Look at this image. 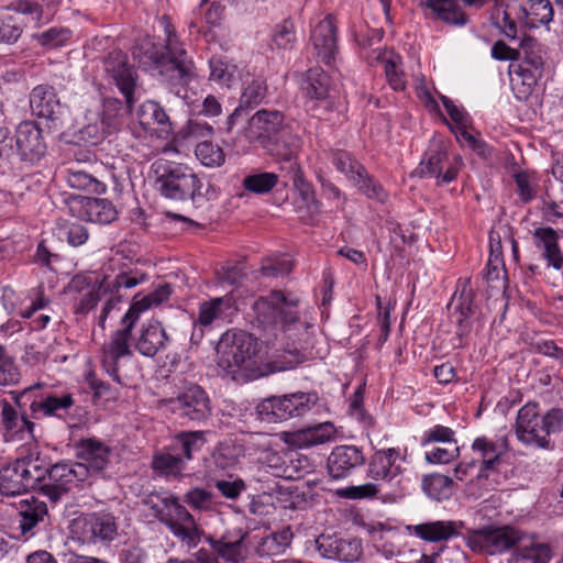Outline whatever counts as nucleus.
<instances>
[{
	"label": "nucleus",
	"mask_w": 563,
	"mask_h": 563,
	"mask_svg": "<svg viewBox=\"0 0 563 563\" xmlns=\"http://www.w3.org/2000/svg\"><path fill=\"white\" fill-rule=\"evenodd\" d=\"M104 70L125 99V106L117 98H106L102 103L100 120L109 133L117 131L121 119L130 113L135 103V71L128 63V56L121 51H113L104 59Z\"/></svg>",
	"instance_id": "obj_5"
},
{
	"label": "nucleus",
	"mask_w": 563,
	"mask_h": 563,
	"mask_svg": "<svg viewBox=\"0 0 563 563\" xmlns=\"http://www.w3.org/2000/svg\"><path fill=\"white\" fill-rule=\"evenodd\" d=\"M273 41L278 48L291 49L296 42L294 25L289 21L276 25Z\"/></svg>",
	"instance_id": "obj_59"
},
{
	"label": "nucleus",
	"mask_w": 563,
	"mask_h": 563,
	"mask_svg": "<svg viewBox=\"0 0 563 563\" xmlns=\"http://www.w3.org/2000/svg\"><path fill=\"white\" fill-rule=\"evenodd\" d=\"M241 452L242 449L240 445H236L231 441L221 442L214 450L212 460L217 467L228 470L239 462Z\"/></svg>",
	"instance_id": "obj_52"
},
{
	"label": "nucleus",
	"mask_w": 563,
	"mask_h": 563,
	"mask_svg": "<svg viewBox=\"0 0 563 563\" xmlns=\"http://www.w3.org/2000/svg\"><path fill=\"white\" fill-rule=\"evenodd\" d=\"M30 107L34 115L54 120L56 111L60 108L54 87L44 84L34 87L30 93Z\"/></svg>",
	"instance_id": "obj_32"
},
{
	"label": "nucleus",
	"mask_w": 563,
	"mask_h": 563,
	"mask_svg": "<svg viewBox=\"0 0 563 563\" xmlns=\"http://www.w3.org/2000/svg\"><path fill=\"white\" fill-rule=\"evenodd\" d=\"M296 302L288 301L282 291H272L266 297H260L253 305L257 321L263 325L264 341L266 344L273 343L272 338H276L279 331L298 320V313L295 310Z\"/></svg>",
	"instance_id": "obj_9"
},
{
	"label": "nucleus",
	"mask_w": 563,
	"mask_h": 563,
	"mask_svg": "<svg viewBox=\"0 0 563 563\" xmlns=\"http://www.w3.org/2000/svg\"><path fill=\"white\" fill-rule=\"evenodd\" d=\"M432 442H441L444 444L456 442L454 440V431L451 428L441 424L434 426L433 428L427 430L421 438V444L423 446Z\"/></svg>",
	"instance_id": "obj_62"
},
{
	"label": "nucleus",
	"mask_w": 563,
	"mask_h": 563,
	"mask_svg": "<svg viewBox=\"0 0 563 563\" xmlns=\"http://www.w3.org/2000/svg\"><path fill=\"white\" fill-rule=\"evenodd\" d=\"M311 42L319 60L329 65L338 53L336 25L332 15L325 16L313 29Z\"/></svg>",
	"instance_id": "obj_23"
},
{
	"label": "nucleus",
	"mask_w": 563,
	"mask_h": 563,
	"mask_svg": "<svg viewBox=\"0 0 563 563\" xmlns=\"http://www.w3.org/2000/svg\"><path fill=\"white\" fill-rule=\"evenodd\" d=\"M79 134L80 139L85 142L97 144L104 137L106 134L110 133L108 132V129L104 126L102 121H99L98 118H96L93 122H89L80 128Z\"/></svg>",
	"instance_id": "obj_61"
},
{
	"label": "nucleus",
	"mask_w": 563,
	"mask_h": 563,
	"mask_svg": "<svg viewBox=\"0 0 563 563\" xmlns=\"http://www.w3.org/2000/svg\"><path fill=\"white\" fill-rule=\"evenodd\" d=\"M316 393H294L271 396L263 399L256 407L262 420L276 423L308 413L318 402Z\"/></svg>",
	"instance_id": "obj_11"
},
{
	"label": "nucleus",
	"mask_w": 563,
	"mask_h": 563,
	"mask_svg": "<svg viewBox=\"0 0 563 563\" xmlns=\"http://www.w3.org/2000/svg\"><path fill=\"white\" fill-rule=\"evenodd\" d=\"M331 162L368 198L382 202L386 200L387 194L384 188L368 176L366 168L351 153L334 150L331 152Z\"/></svg>",
	"instance_id": "obj_13"
},
{
	"label": "nucleus",
	"mask_w": 563,
	"mask_h": 563,
	"mask_svg": "<svg viewBox=\"0 0 563 563\" xmlns=\"http://www.w3.org/2000/svg\"><path fill=\"white\" fill-rule=\"evenodd\" d=\"M267 85L262 79H253L243 90L240 106L243 109L257 107L266 97Z\"/></svg>",
	"instance_id": "obj_54"
},
{
	"label": "nucleus",
	"mask_w": 563,
	"mask_h": 563,
	"mask_svg": "<svg viewBox=\"0 0 563 563\" xmlns=\"http://www.w3.org/2000/svg\"><path fill=\"white\" fill-rule=\"evenodd\" d=\"M365 456L363 451L355 445L335 446L327 461L328 474L332 479H345L363 466Z\"/></svg>",
	"instance_id": "obj_21"
},
{
	"label": "nucleus",
	"mask_w": 563,
	"mask_h": 563,
	"mask_svg": "<svg viewBox=\"0 0 563 563\" xmlns=\"http://www.w3.org/2000/svg\"><path fill=\"white\" fill-rule=\"evenodd\" d=\"M70 37V31L67 29L52 27L40 35H37L38 42L43 46L57 47L67 42Z\"/></svg>",
	"instance_id": "obj_64"
},
{
	"label": "nucleus",
	"mask_w": 563,
	"mask_h": 563,
	"mask_svg": "<svg viewBox=\"0 0 563 563\" xmlns=\"http://www.w3.org/2000/svg\"><path fill=\"white\" fill-rule=\"evenodd\" d=\"M292 264L286 258H267L262 263L261 272L264 276L277 277L291 272Z\"/></svg>",
	"instance_id": "obj_60"
},
{
	"label": "nucleus",
	"mask_w": 563,
	"mask_h": 563,
	"mask_svg": "<svg viewBox=\"0 0 563 563\" xmlns=\"http://www.w3.org/2000/svg\"><path fill=\"white\" fill-rule=\"evenodd\" d=\"M463 528V521L437 520L410 525L406 530L426 542L437 543L457 537Z\"/></svg>",
	"instance_id": "obj_26"
},
{
	"label": "nucleus",
	"mask_w": 563,
	"mask_h": 563,
	"mask_svg": "<svg viewBox=\"0 0 563 563\" xmlns=\"http://www.w3.org/2000/svg\"><path fill=\"white\" fill-rule=\"evenodd\" d=\"M448 308L451 311L453 322L456 324L455 333L461 341L460 345H462V340L472 331L475 314L471 291L466 292L463 289L460 296L454 295Z\"/></svg>",
	"instance_id": "obj_28"
},
{
	"label": "nucleus",
	"mask_w": 563,
	"mask_h": 563,
	"mask_svg": "<svg viewBox=\"0 0 563 563\" xmlns=\"http://www.w3.org/2000/svg\"><path fill=\"white\" fill-rule=\"evenodd\" d=\"M423 492L437 501L449 499L454 493L452 478L442 474H431L423 477Z\"/></svg>",
	"instance_id": "obj_44"
},
{
	"label": "nucleus",
	"mask_w": 563,
	"mask_h": 563,
	"mask_svg": "<svg viewBox=\"0 0 563 563\" xmlns=\"http://www.w3.org/2000/svg\"><path fill=\"white\" fill-rule=\"evenodd\" d=\"M23 463L16 459L0 470V494L5 496L20 495L32 488L24 475Z\"/></svg>",
	"instance_id": "obj_36"
},
{
	"label": "nucleus",
	"mask_w": 563,
	"mask_h": 563,
	"mask_svg": "<svg viewBox=\"0 0 563 563\" xmlns=\"http://www.w3.org/2000/svg\"><path fill=\"white\" fill-rule=\"evenodd\" d=\"M158 191L173 200H191L202 197L203 184L199 177L181 164L156 162L153 164Z\"/></svg>",
	"instance_id": "obj_8"
},
{
	"label": "nucleus",
	"mask_w": 563,
	"mask_h": 563,
	"mask_svg": "<svg viewBox=\"0 0 563 563\" xmlns=\"http://www.w3.org/2000/svg\"><path fill=\"white\" fill-rule=\"evenodd\" d=\"M137 121L144 131L159 139H167L172 133V122L164 108L156 101L143 102L137 112Z\"/></svg>",
	"instance_id": "obj_25"
},
{
	"label": "nucleus",
	"mask_w": 563,
	"mask_h": 563,
	"mask_svg": "<svg viewBox=\"0 0 563 563\" xmlns=\"http://www.w3.org/2000/svg\"><path fill=\"white\" fill-rule=\"evenodd\" d=\"M213 134V128L199 120H189L176 134V140L185 144L205 141Z\"/></svg>",
	"instance_id": "obj_47"
},
{
	"label": "nucleus",
	"mask_w": 563,
	"mask_h": 563,
	"mask_svg": "<svg viewBox=\"0 0 563 563\" xmlns=\"http://www.w3.org/2000/svg\"><path fill=\"white\" fill-rule=\"evenodd\" d=\"M170 295L172 287L168 284H162L141 300H134L122 319L124 327L117 330L102 345L101 365L106 373L118 384L126 385L125 378L120 374V362L132 354L129 341L134 323L141 312L151 307L159 306L168 300Z\"/></svg>",
	"instance_id": "obj_4"
},
{
	"label": "nucleus",
	"mask_w": 563,
	"mask_h": 563,
	"mask_svg": "<svg viewBox=\"0 0 563 563\" xmlns=\"http://www.w3.org/2000/svg\"><path fill=\"white\" fill-rule=\"evenodd\" d=\"M145 279L146 275L139 272L120 273L112 279L104 276L100 282L77 275L68 286L69 291L78 294L74 307L75 313L87 314L101 298H106L100 314V323H103L109 312L122 300L121 289L134 288Z\"/></svg>",
	"instance_id": "obj_3"
},
{
	"label": "nucleus",
	"mask_w": 563,
	"mask_h": 563,
	"mask_svg": "<svg viewBox=\"0 0 563 563\" xmlns=\"http://www.w3.org/2000/svg\"><path fill=\"white\" fill-rule=\"evenodd\" d=\"M289 126L282 111L262 109L249 120V136L262 146Z\"/></svg>",
	"instance_id": "obj_20"
},
{
	"label": "nucleus",
	"mask_w": 563,
	"mask_h": 563,
	"mask_svg": "<svg viewBox=\"0 0 563 563\" xmlns=\"http://www.w3.org/2000/svg\"><path fill=\"white\" fill-rule=\"evenodd\" d=\"M399 457V451L396 449H386L375 452L368 463V476L373 479L393 482L401 474V467L396 464Z\"/></svg>",
	"instance_id": "obj_31"
},
{
	"label": "nucleus",
	"mask_w": 563,
	"mask_h": 563,
	"mask_svg": "<svg viewBox=\"0 0 563 563\" xmlns=\"http://www.w3.org/2000/svg\"><path fill=\"white\" fill-rule=\"evenodd\" d=\"M142 504L153 511V516L188 548H195L202 531L194 516L183 506L178 498L168 493H151L142 499Z\"/></svg>",
	"instance_id": "obj_7"
},
{
	"label": "nucleus",
	"mask_w": 563,
	"mask_h": 563,
	"mask_svg": "<svg viewBox=\"0 0 563 563\" xmlns=\"http://www.w3.org/2000/svg\"><path fill=\"white\" fill-rule=\"evenodd\" d=\"M520 531L510 527H484L468 530L466 544L477 553L495 555L512 549L520 541Z\"/></svg>",
	"instance_id": "obj_12"
},
{
	"label": "nucleus",
	"mask_w": 563,
	"mask_h": 563,
	"mask_svg": "<svg viewBox=\"0 0 563 563\" xmlns=\"http://www.w3.org/2000/svg\"><path fill=\"white\" fill-rule=\"evenodd\" d=\"M472 449L478 452L482 457L477 477L487 478V472L495 470L496 465L500 463L501 450L494 441L488 440L486 437L475 439Z\"/></svg>",
	"instance_id": "obj_39"
},
{
	"label": "nucleus",
	"mask_w": 563,
	"mask_h": 563,
	"mask_svg": "<svg viewBox=\"0 0 563 563\" xmlns=\"http://www.w3.org/2000/svg\"><path fill=\"white\" fill-rule=\"evenodd\" d=\"M165 33L164 51H159L151 40H144L141 45L134 47L133 55L141 57V54L144 53L145 57L158 69L162 80L169 86L175 95L180 96L195 76L194 63L187 58L186 49L169 23L165 25Z\"/></svg>",
	"instance_id": "obj_2"
},
{
	"label": "nucleus",
	"mask_w": 563,
	"mask_h": 563,
	"mask_svg": "<svg viewBox=\"0 0 563 563\" xmlns=\"http://www.w3.org/2000/svg\"><path fill=\"white\" fill-rule=\"evenodd\" d=\"M169 407L178 417L203 422L211 416L210 399L202 387L189 384L175 398L168 400Z\"/></svg>",
	"instance_id": "obj_15"
},
{
	"label": "nucleus",
	"mask_w": 563,
	"mask_h": 563,
	"mask_svg": "<svg viewBox=\"0 0 563 563\" xmlns=\"http://www.w3.org/2000/svg\"><path fill=\"white\" fill-rule=\"evenodd\" d=\"M522 76L536 82L537 78L541 76L543 68L542 57L534 53H527L523 59V65L520 66Z\"/></svg>",
	"instance_id": "obj_63"
},
{
	"label": "nucleus",
	"mask_w": 563,
	"mask_h": 563,
	"mask_svg": "<svg viewBox=\"0 0 563 563\" xmlns=\"http://www.w3.org/2000/svg\"><path fill=\"white\" fill-rule=\"evenodd\" d=\"M461 158L454 156L452 159L444 145H437L435 150H430L427 161L420 163L419 173L421 176L433 177L438 185L453 181L459 173Z\"/></svg>",
	"instance_id": "obj_19"
},
{
	"label": "nucleus",
	"mask_w": 563,
	"mask_h": 563,
	"mask_svg": "<svg viewBox=\"0 0 563 563\" xmlns=\"http://www.w3.org/2000/svg\"><path fill=\"white\" fill-rule=\"evenodd\" d=\"M528 8L521 7L527 27L537 29L540 25H548L553 20L554 11L549 0H528Z\"/></svg>",
	"instance_id": "obj_41"
},
{
	"label": "nucleus",
	"mask_w": 563,
	"mask_h": 563,
	"mask_svg": "<svg viewBox=\"0 0 563 563\" xmlns=\"http://www.w3.org/2000/svg\"><path fill=\"white\" fill-rule=\"evenodd\" d=\"M184 501L192 509L200 511L211 510L214 506L213 494L199 487L188 490L184 496Z\"/></svg>",
	"instance_id": "obj_56"
},
{
	"label": "nucleus",
	"mask_w": 563,
	"mask_h": 563,
	"mask_svg": "<svg viewBox=\"0 0 563 563\" xmlns=\"http://www.w3.org/2000/svg\"><path fill=\"white\" fill-rule=\"evenodd\" d=\"M231 307V299L225 297L213 298L205 301L199 307L198 322L200 325H209L222 317L225 309Z\"/></svg>",
	"instance_id": "obj_51"
},
{
	"label": "nucleus",
	"mask_w": 563,
	"mask_h": 563,
	"mask_svg": "<svg viewBox=\"0 0 563 563\" xmlns=\"http://www.w3.org/2000/svg\"><path fill=\"white\" fill-rule=\"evenodd\" d=\"M334 543V551L329 554L324 553L325 556L333 558L343 562H354L360 558L362 553L361 543L357 540L349 541L340 539Z\"/></svg>",
	"instance_id": "obj_55"
},
{
	"label": "nucleus",
	"mask_w": 563,
	"mask_h": 563,
	"mask_svg": "<svg viewBox=\"0 0 563 563\" xmlns=\"http://www.w3.org/2000/svg\"><path fill=\"white\" fill-rule=\"evenodd\" d=\"M110 453V448L98 440H81L77 453L81 462H78L77 465H81L87 470V477L90 474H99L107 467Z\"/></svg>",
	"instance_id": "obj_27"
},
{
	"label": "nucleus",
	"mask_w": 563,
	"mask_h": 563,
	"mask_svg": "<svg viewBox=\"0 0 563 563\" xmlns=\"http://www.w3.org/2000/svg\"><path fill=\"white\" fill-rule=\"evenodd\" d=\"M185 459L175 452H162L154 455L152 468L164 476H178L185 470Z\"/></svg>",
	"instance_id": "obj_45"
},
{
	"label": "nucleus",
	"mask_w": 563,
	"mask_h": 563,
	"mask_svg": "<svg viewBox=\"0 0 563 563\" xmlns=\"http://www.w3.org/2000/svg\"><path fill=\"white\" fill-rule=\"evenodd\" d=\"M562 430L563 410L560 408H551L541 415L537 402H528L517 413L515 432L525 445L553 450L555 445L550 437Z\"/></svg>",
	"instance_id": "obj_6"
},
{
	"label": "nucleus",
	"mask_w": 563,
	"mask_h": 563,
	"mask_svg": "<svg viewBox=\"0 0 563 563\" xmlns=\"http://www.w3.org/2000/svg\"><path fill=\"white\" fill-rule=\"evenodd\" d=\"M195 155L207 167H220L225 162L223 150L208 140L196 144Z\"/></svg>",
	"instance_id": "obj_50"
},
{
	"label": "nucleus",
	"mask_w": 563,
	"mask_h": 563,
	"mask_svg": "<svg viewBox=\"0 0 563 563\" xmlns=\"http://www.w3.org/2000/svg\"><path fill=\"white\" fill-rule=\"evenodd\" d=\"M205 431H183L175 435L172 451L180 454L185 463L194 459V454L202 449L206 443Z\"/></svg>",
	"instance_id": "obj_38"
},
{
	"label": "nucleus",
	"mask_w": 563,
	"mask_h": 563,
	"mask_svg": "<svg viewBox=\"0 0 563 563\" xmlns=\"http://www.w3.org/2000/svg\"><path fill=\"white\" fill-rule=\"evenodd\" d=\"M73 532L84 543L112 541L118 534V525L111 514L93 512L74 520Z\"/></svg>",
	"instance_id": "obj_17"
},
{
	"label": "nucleus",
	"mask_w": 563,
	"mask_h": 563,
	"mask_svg": "<svg viewBox=\"0 0 563 563\" xmlns=\"http://www.w3.org/2000/svg\"><path fill=\"white\" fill-rule=\"evenodd\" d=\"M20 378L21 374L13 357L0 345V386H14Z\"/></svg>",
	"instance_id": "obj_53"
},
{
	"label": "nucleus",
	"mask_w": 563,
	"mask_h": 563,
	"mask_svg": "<svg viewBox=\"0 0 563 563\" xmlns=\"http://www.w3.org/2000/svg\"><path fill=\"white\" fill-rule=\"evenodd\" d=\"M335 431L331 422L318 423L290 433L289 442L298 448L320 445L331 441Z\"/></svg>",
	"instance_id": "obj_34"
},
{
	"label": "nucleus",
	"mask_w": 563,
	"mask_h": 563,
	"mask_svg": "<svg viewBox=\"0 0 563 563\" xmlns=\"http://www.w3.org/2000/svg\"><path fill=\"white\" fill-rule=\"evenodd\" d=\"M209 79L220 86L230 87L235 80L236 66L229 63L224 57H211L209 59Z\"/></svg>",
	"instance_id": "obj_46"
},
{
	"label": "nucleus",
	"mask_w": 563,
	"mask_h": 563,
	"mask_svg": "<svg viewBox=\"0 0 563 563\" xmlns=\"http://www.w3.org/2000/svg\"><path fill=\"white\" fill-rule=\"evenodd\" d=\"M424 5L445 23L462 26L467 22L466 14L459 8L455 0H426Z\"/></svg>",
	"instance_id": "obj_42"
},
{
	"label": "nucleus",
	"mask_w": 563,
	"mask_h": 563,
	"mask_svg": "<svg viewBox=\"0 0 563 563\" xmlns=\"http://www.w3.org/2000/svg\"><path fill=\"white\" fill-rule=\"evenodd\" d=\"M258 352L257 339L242 330H229L217 345L218 365L227 373L249 367Z\"/></svg>",
	"instance_id": "obj_10"
},
{
	"label": "nucleus",
	"mask_w": 563,
	"mask_h": 563,
	"mask_svg": "<svg viewBox=\"0 0 563 563\" xmlns=\"http://www.w3.org/2000/svg\"><path fill=\"white\" fill-rule=\"evenodd\" d=\"M168 336L159 322H150L142 328L136 341L137 351L148 357L166 350Z\"/></svg>",
	"instance_id": "obj_35"
},
{
	"label": "nucleus",
	"mask_w": 563,
	"mask_h": 563,
	"mask_svg": "<svg viewBox=\"0 0 563 563\" xmlns=\"http://www.w3.org/2000/svg\"><path fill=\"white\" fill-rule=\"evenodd\" d=\"M532 239L548 267L560 271L563 267V253L559 245L558 232L550 227L538 228L533 231Z\"/></svg>",
	"instance_id": "obj_30"
},
{
	"label": "nucleus",
	"mask_w": 563,
	"mask_h": 563,
	"mask_svg": "<svg viewBox=\"0 0 563 563\" xmlns=\"http://www.w3.org/2000/svg\"><path fill=\"white\" fill-rule=\"evenodd\" d=\"M515 551L507 563H549L551 548L549 544L526 539L520 533V541L514 547Z\"/></svg>",
	"instance_id": "obj_33"
},
{
	"label": "nucleus",
	"mask_w": 563,
	"mask_h": 563,
	"mask_svg": "<svg viewBox=\"0 0 563 563\" xmlns=\"http://www.w3.org/2000/svg\"><path fill=\"white\" fill-rule=\"evenodd\" d=\"M14 405L7 400L2 401L1 423L7 438L23 435L27 433L32 440L35 439L33 419L57 416L60 410H67L74 404L69 394L62 396H38L35 387H29L13 396ZM23 439V437H21Z\"/></svg>",
	"instance_id": "obj_1"
},
{
	"label": "nucleus",
	"mask_w": 563,
	"mask_h": 563,
	"mask_svg": "<svg viewBox=\"0 0 563 563\" xmlns=\"http://www.w3.org/2000/svg\"><path fill=\"white\" fill-rule=\"evenodd\" d=\"M67 184L75 189L87 190L95 194L106 191V185L81 169L69 168L66 177Z\"/></svg>",
	"instance_id": "obj_48"
},
{
	"label": "nucleus",
	"mask_w": 563,
	"mask_h": 563,
	"mask_svg": "<svg viewBox=\"0 0 563 563\" xmlns=\"http://www.w3.org/2000/svg\"><path fill=\"white\" fill-rule=\"evenodd\" d=\"M331 79L321 68H310L302 81L301 89L305 95V107L312 117H322L331 110L330 98Z\"/></svg>",
	"instance_id": "obj_16"
},
{
	"label": "nucleus",
	"mask_w": 563,
	"mask_h": 563,
	"mask_svg": "<svg viewBox=\"0 0 563 563\" xmlns=\"http://www.w3.org/2000/svg\"><path fill=\"white\" fill-rule=\"evenodd\" d=\"M58 234L60 239H66L71 246H80L85 244L89 238L86 227L77 222L63 224L59 227Z\"/></svg>",
	"instance_id": "obj_57"
},
{
	"label": "nucleus",
	"mask_w": 563,
	"mask_h": 563,
	"mask_svg": "<svg viewBox=\"0 0 563 563\" xmlns=\"http://www.w3.org/2000/svg\"><path fill=\"white\" fill-rule=\"evenodd\" d=\"M247 536L242 529H239L232 536L227 532L220 540H210L213 550L227 562L240 563L245 559L243 540Z\"/></svg>",
	"instance_id": "obj_37"
},
{
	"label": "nucleus",
	"mask_w": 563,
	"mask_h": 563,
	"mask_svg": "<svg viewBox=\"0 0 563 563\" xmlns=\"http://www.w3.org/2000/svg\"><path fill=\"white\" fill-rule=\"evenodd\" d=\"M262 147L276 161L283 163V170L292 169V165H299L297 154L301 147V139L289 126L283 133L268 140Z\"/></svg>",
	"instance_id": "obj_22"
},
{
	"label": "nucleus",
	"mask_w": 563,
	"mask_h": 563,
	"mask_svg": "<svg viewBox=\"0 0 563 563\" xmlns=\"http://www.w3.org/2000/svg\"><path fill=\"white\" fill-rule=\"evenodd\" d=\"M294 533L290 526H286L279 531L273 532L263 538L257 547V552L261 555L274 556L282 554L290 547Z\"/></svg>",
	"instance_id": "obj_43"
},
{
	"label": "nucleus",
	"mask_w": 563,
	"mask_h": 563,
	"mask_svg": "<svg viewBox=\"0 0 563 563\" xmlns=\"http://www.w3.org/2000/svg\"><path fill=\"white\" fill-rule=\"evenodd\" d=\"M18 460L23 463L22 468L24 470V475L32 488L46 481L52 465H49L46 457L42 456L40 452L31 451L27 455Z\"/></svg>",
	"instance_id": "obj_40"
},
{
	"label": "nucleus",
	"mask_w": 563,
	"mask_h": 563,
	"mask_svg": "<svg viewBox=\"0 0 563 563\" xmlns=\"http://www.w3.org/2000/svg\"><path fill=\"white\" fill-rule=\"evenodd\" d=\"M68 208L73 216L97 224H109L118 217L113 203L104 198L70 197Z\"/></svg>",
	"instance_id": "obj_18"
},
{
	"label": "nucleus",
	"mask_w": 563,
	"mask_h": 563,
	"mask_svg": "<svg viewBox=\"0 0 563 563\" xmlns=\"http://www.w3.org/2000/svg\"><path fill=\"white\" fill-rule=\"evenodd\" d=\"M87 479V470L77 463H56L49 467L46 481L40 486L42 493L57 503L78 483Z\"/></svg>",
	"instance_id": "obj_14"
},
{
	"label": "nucleus",
	"mask_w": 563,
	"mask_h": 563,
	"mask_svg": "<svg viewBox=\"0 0 563 563\" xmlns=\"http://www.w3.org/2000/svg\"><path fill=\"white\" fill-rule=\"evenodd\" d=\"M460 454V448L456 442L445 443V446H439L433 449L430 452L426 453V460L429 463L433 464H445L454 459H456Z\"/></svg>",
	"instance_id": "obj_58"
},
{
	"label": "nucleus",
	"mask_w": 563,
	"mask_h": 563,
	"mask_svg": "<svg viewBox=\"0 0 563 563\" xmlns=\"http://www.w3.org/2000/svg\"><path fill=\"white\" fill-rule=\"evenodd\" d=\"M16 509L20 517L19 527L24 537L34 536V528L48 517L46 503L34 496L20 500Z\"/></svg>",
	"instance_id": "obj_29"
},
{
	"label": "nucleus",
	"mask_w": 563,
	"mask_h": 563,
	"mask_svg": "<svg viewBox=\"0 0 563 563\" xmlns=\"http://www.w3.org/2000/svg\"><path fill=\"white\" fill-rule=\"evenodd\" d=\"M15 145L24 161L38 159L46 150L42 130L33 121H23L18 125Z\"/></svg>",
	"instance_id": "obj_24"
},
{
	"label": "nucleus",
	"mask_w": 563,
	"mask_h": 563,
	"mask_svg": "<svg viewBox=\"0 0 563 563\" xmlns=\"http://www.w3.org/2000/svg\"><path fill=\"white\" fill-rule=\"evenodd\" d=\"M277 184L278 175L268 172L247 175L242 181V186L245 190L256 195L268 194Z\"/></svg>",
	"instance_id": "obj_49"
}]
</instances>
